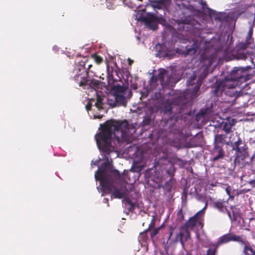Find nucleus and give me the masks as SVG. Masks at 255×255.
Instances as JSON below:
<instances>
[{"label": "nucleus", "mask_w": 255, "mask_h": 255, "mask_svg": "<svg viewBox=\"0 0 255 255\" xmlns=\"http://www.w3.org/2000/svg\"><path fill=\"white\" fill-rule=\"evenodd\" d=\"M244 255H255V251L253 249L247 245H245L244 250Z\"/></svg>", "instance_id": "nucleus-25"}, {"label": "nucleus", "mask_w": 255, "mask_h": 255, "mask_svg": "<svg viewBox=\"0 0 255 255\" xmlns=\"http://www.w3.org/2000/svg\"><path fill=\"white\" fill-rule=\"evenodd\" d=\"M137 126L136 123L128 124L126 120H112L100 125L99 129H102L95 138L105 162L95 172V178L100 182L101 187H98L97 189L102 192V196L112 192L111 198H123L127 195L125 184L130 181L129 172L124 171L121 175L118 170H112L111 163L112 157L118 156L119 149L133 141Z\"/></svg>", "instance_id": "nucleus-1"}, {"label": "nucleus", "mask_w": 255, "mask_h": 255, "mask_svg": "<svg viewBox=\"0 0 255 255\" xmlns=\"http://www.w3.org/2000/svg\"><path fill=\"white\" fill-rule=\"evenodd\" d=\"M161 228V227H158L156 228H155L151 233H150V236L152 238H154L155 236H156L159 232L160 229Z\"/></svg>", "instance_id": "nucleus-30"}, {"label": "nucleus", "mask_w": 255, "mask_h": 255, "mask_svg": "<svg viewBox=\"0 0 255 255\" xmlns=\"http://www.w3.org/2000/svg\"><path fill=\"white\" fill-rule=\"evenodd\" d=\"M156 17L154 14L152 13H149L146 16H139V17H137L136 16L135 18L137 20L143 21L150 29L153 30H155L157 28V24L154 21Z\"/></svg>", "instance_id": "nucleus-15"}, {"label": "nucleus", "mask_w": 255, "mask_h": 255, "mask_svg": "<svg viewBox=\"0 0 255 255\" xmlns=\"http://www.w3.org/2000/svg\"><path fill=\"white\" fill-rule=\"evenodd\" d=\"M103 115H94V119H101Z\"/></svg>", "instance_id": "nucleus-43"}, {"label": "nucleus", "mask_w": 255, "mask_h": 255, "mask_svg": "<svg viewBox=\"0 0 255 255\" xmlns=\"http://www.w3.org/2000/svg\"><path fill=\"white\" fill-rule=\"evenodd\" d=\"M204 75H201L200 78L203 79L205 77V75L206 74V71L204 70Z\"/></svg>", "instance_id": "nucleus-48"}, {"label": "nucleus", "mask_w": 255, "mask_h": 255, "mask_svg": "<svg viewBox=\"0 0 255 255\" xmlns=\"http://www.w3.org/2000/svg\"><path fill=\"white\" fill-rule=\"evenodd\" d=\"M233 149L235 151L234 162L239 164L241 161L244 160L248 156V146L240 137L232 145Z\"/></svg>", "instance_id": "nucleus-6"}, {"label": "nucleus", "mask_w": 255, "mask_h": 255, "mask_svg": "<svg viewBox=\"0 0 255 255\" xmlns=\"http://www.w3.org/2000/svg\"><path fill=\"white\" fill-rule=\"evenodd\" d=\"M207 203L202 209L199 211L193 217L190 218L186 223L184 227L193 230L201 229L203 226L202 217L205 214V210L207 208Z\"/></svg>", "instance_id": "nucleus-7"}, {"label": "nucleus", "mask_w": 255, "mask_h": 255, "mask_svg": "<svg viewBox=\"0 0 255 255\" xmlns=\"http://www.w3.org/2000/svg\"><path fill=\"white\" fill-rule=\"evenodd\" d=\"M84 68H79L75 70V78L76 80H95V77H98L97 76L94 75L92 71L87 72L86 70V67L90 69L92 67V65L87 64V62H83Z\"/></svg>", "instance_id": "nucleus-9"}, {"label": "nucleus", "mask_w": 255, "mask_h": 255, "mask_svg": "<svg viewBox=\"0 0 255 255\" xmlns=\"http://www.w3.org/2000/svg\"><path fill=\"white\" fill-rule=\"evenodd\" d=\"M212 186H214V184H211Z\"/></svg>", "instance_id": "nucleus-60"}, {"label": "nucleus", "mask_w": 255, "mask_h": 255, "mask_svg": "<svg viewBox=\"0 0 255 255\" xmlns=\"http://www.w3.org/2000/svg\"><path fill=\"white\" fill-rule=\"evenodd\" d=\"M233 81H216L215 89L214 93L217 96L222 95L223 92L225 94H228V90L231 89L233 91L232 93H234V91L235 86L233 84H231L230 82Z\"/></svg>", "instance_id": "nucleus-10"}, {"label": "nucleus", "mask_w": 255, "mask_h": 255, "mask_svg": "<svg viewBox=\"0 0 255 255\" xmlns=\"http://www.w3.org/2000/svg\"><path fill=\"white\" fill-rule=\"evenodd\" d=\"M211 64H212V62H211V61H209V63H208V66H210V65H211Z\"/></svg>", "instance_id": "nucleus-54"}, {"label": "nucleus", "mask_w": 255, "mask_h": 255, "mask_svg": "<svg viewBox=\"0 0 255 255\" xmlns=\"http://www.w3.org/2000/svg\"><path fill=\"white\" fill-rule=\"evenodd\" d=\"M225 136L223 134H217L214 137V147L222 146L224 143Z\"/></svg>", "instance_id": "nucleus-23"}, {"label": "nucleus", "mask_w": 255, "mask_h": 255, "mask_svg": "<svg viewBox=\"0 0 255 255\" xmlns=\"http://www.w3.org/2000/svg\"><path fill=\"white\" fill-rule=\"evenodd\" d=\"M208 109H206L205 110H201V114L203 116H205V115H206L208 113Z\"/></svg>", "instance_id": "nucleus-39"}, {"label": "nucleus", "mask_w": 255, "mask_h": 255, "mask_svg": "<svg viewBox=\"0 0 255 255\" xmlns=\"http://www.w3.org/2000/svg\"><path fill=\"white\" fill-rule=\"evenodd\" d=\"M156 182L159 183V185H160L161 183L162 182V179L161 177H160L159 176H157V181H156Z\"/></svg>", "instance_id": "nucleus-37"}, {"label": "nucleus", "mask_w": 255, "mask_h": 255, "mask_svg": "<svg viewBox=\"0 0 255 255\" xmlns=\"http://www.w3.org/2000/svg\"><path fill=\"white\" fill-rule=\"evenodd\" d=\"M146 81H144L143 85L145 86L146 85ZM158 81H147V85H149V87L147 86V92H149L150 91L154 90L156 86L158 85Z\"/></svg>", "instance_id": "nucleus-24"}, {"label": "nucleus", "mask_w": 255, "mask_h": 255, "mask_svg": "<svg viewBox=\"0 0 255 255\" xmlns=\"http://www.w3.org/2000/svg\"><path fill=\"white\" fill-rule=\"evenodd\" d=\"M153 219H154V217H153L152 218V219H151V223H150V225H149V227H148V229H147V230H145V232H147V230H148L149 229V228H151V226H152V222H153Z\"/></svg>", "instance_id": "nucleus-46"}, {"label": "nucleus", "mask_w": 255, "mask_h": 255, "mask_svg": "<svg viewBox=\"0 0 255 255\" xmlns=\"http://www.w3.org/2000/svg\"><path fill=\"white\" fill-rule=\"evenodd\" d=\"M133 89H137V87L136 86L133 85Z\"/></svg>", "instance_id": "nucleus-55"}, {"label": "nucleus", "mask_w": 255, "mask_h": 255, "mask_svg": "<svg viewBox=\"0 0 255 255\" xmlns=\"http://www.w3.org/2000/svg\"><path fill=\"white\" fill-rule=\"evenodd\" d=\"M132 80H130V83H131V84H132Z\"/></svg>", "instance_id": "nucleus-59"}, {"label": "nucleus", "mask_w": 255, "mask_h": 255, "mask_svg": "<svg viewBox=\"0 0 255 255\" xmlns=\"http://www.w3.org/2000/svg\"><path fill=\"white\" fill-rule=\"evenodd\" d=\"M123 204L125 208V212L128 214L129 212L133 211L135 204L129 199H125L123 200Z\"/></svg>", "instance_id": "nucleus-22"}, {"label": "nucleus", "mask_w": 255, "mask_h": 255, "mask_svg": "<svg viewBox=\"0 0 255 255\" xmlns=\"http://www.w3.org/2000/svg\"><path fill=\"white\" fill-rule=\"evenodd\" d=\"M250 68V66H246L245 68L234 67L231 72V78H226L225 80H248L247 71Z\"/></svg>", "instance_id": "nucleus-12"}, {"label": "nucleus", "mask_w": 255, "mask_h": 255, "mask_svg": "<svg viewBox=\"0 0 255 255\" xmlns=\"http://www.w3.org/2000/svg\"><path fill=\"white\" fill-rule=\"evenodd\" d=\"M96 81V82L94 83V84H95V86H96V88H98V86L100 85V84L99 83L100 81L97 80V81Z\"/></svg>", "instance_id": "nucleus-47"}, {"label": "nucleus", "mask_w": 255, "mask_h": 255, "mask_svg": "<svg viewBox=\"0 0 255 255\" xmlns=\"http://www.w3.org/2000/svg\"><path fill=\"white\" fill-rule=\"evenodd\" d=\"M225 18V15L224 14L222 13H219L216 14V16L215 17L216 20H218L220 21H222L224 20Z\"/></svg>", "instance_id": "nucleus-31"}, {"label": "nucleus", "mask_w": 255, "mask_h": 255, "mask_svg": "<svg viewBox=\"0 0 255 255\" xmlns=\"http://www.w3.org/2000/svg\"><path fill=\"white\" fill-rule=\"evenodd\" d=\"M173 105V104L171 105H169V106L166 107L165 112V113H172V106Z\"/></svg>", "instance_id": "nucleus-34"}, {"label": "nucleus", "mask_w": 255, "mask_h": 255, "mask_svg": "<svg viewBox=\"0 0 255 255\" xmlns=\"http://www.w3.org/2000/svg\"><path fill=\"white\" fill-rule=\"evenodd\" d=\"M92 58L95 61V62L98 64H100L103 61V58L97 54H93L92 55Z\"/></svg>", "instance_id": "nucleus-28"}, {"label": "nucleus", "mask_w": 255, "mask_h": 255, "mask_svg": "<svg viewBox=\"0 0 255 255\" xmlns=\"http://www.w3.org/2000/svg\"><path fill=\"white\" fill-rule=\"evenodd\" d=\"M195 78H190L189 80H194Z\"/></svg>", "instance_id": "nucleus-56"}, {"label": "nucleus", "mask_w": 255, "mask_h": 255, "mask_svg": "<svg viewBox=\"0 0 255 255\" xmlns=\"http://www.w3.org/2000/svg\"><path fill=\"white\" fill-rule=\"evenodd\" d=\"M121 83L114 85L111 89V92L114 96L115 102L113 104L109 103L113 107L117 106L118 103L120 105H124L127 102V99L131 96V89L129 87L128 81H120Z\"/></svg>", "instance_id": "nucleus-2"}, {"label": "nucleus", "mask_w": 255, "mask_h": 255, "mask_svg": "<svg viewBox=\"0 0 255 255\" xmlns=\"http://www.w3.org/2000/svg\"><path fill=\"white\" fill-rule=\"evenodd\" d=\"M154 118L155 114L153 112V109H148L146 115L143 117V120L142 122V126L144 127L145 126L151 125L153 123Z\"/></svg>", "instance_id": "nucleus-19"}, {"label": "nucleus", "mask_w": 255, "mask_h": 255, "mask_svg": "<svg viewBox=\"0 0 255 255\" xmlns=\"http://www.w3.org/2000/svg\"><path fill=\"white\" fill-rule=\"evenodd\" d=\"M252 30L250 29L248 34L246 37L245 42L240 43L237 47V51L235 56L238 60H245L248 55L250 56V61L254 65L255 69V45L252 47L251 51H247L246 49L248 48L249 45L253 43L254 39L252 38Z\"/></svg>", "instance_id": "nucleus-4"}, {"label": "nucleus", "mask_w": 255, "mask_h": 255, "mask_svg": "<svg viewBox=\"0 0 255 255\" xmlns=\"http://www.w3.org/2000/svg\"><path fill=\"white\" fill-rule=\"evenodd\" d=\"M227 203L224 201L222 200H218L216 201L215 202H214L213 203V206L214 208L217 209L219 210V211L223 213H225V212H227L228 213V215L230 218V219L232 220H236L238 216V213L236 212V211L234 210L235 208H232V210L233 212V217L231 215V213L230 211H228L226 208V204Z\"/></svg>", "instance_id": "nucleus-13"}, {"label": "nucleus", "mask_w": 255, "mask_h": 255, "mask_svg": "<svg viewBox=\"0 0 255 255\" xmlns=\"http://www.w3.org/2000/svg\"><path fill=\"white\" fill-rule=\"evenodd\" d=\"M198 3L202 5L203 10L206 8L207 4L205 2L202 1L201 0H198Z\"/></svg>", "instance_id": "nucleus-35"}, {"label": "nucleus", "mask_w": 255, "mask_h": 255, "mask_svg": "<svg viewBox=\"0 0 255 255\" xmlns=\"http://www.w3.org/2000/svg\"><path fill=\"white\" fill-rule=\"evenodd\" d=\"M196 237H197V238L198 240H199V239H200V238H199V233H198L197 232H196Z\"/></svg>", "instance_id": "nucleus-50"}, {"label": "nucleus", "mask_w": 255, "mask_h": 255, "mask_svg": "<svg viewBox=\"0 0 255 255\" xmlns=\"http://www.w3.org/2000/svg\"><path fill=\"white\" fill-rule=\"evenodd\" d=\"M139 241H145L146 240V235L144 233H140L138 237Z\"/></svg>", "instance_id": "nucleus-32"}, {"label": "nucleus", "mask_w": 255, "mask_h": 255, "mask_svg": "<svg viewBox=\"0 0 255 255\" xmlns=\"http://www.w3.org/2000/svg\"><path fill=\"white\" fill-rule=\"evenodd\" d=\"M212 154L213 156L212 160L213 161H217L222 158L224 155V152L222 146L214 147Z\"/></svg>", "instance_id": "nucleus-21"}, {"label": "nucleus", "mask_w": 255, "mask_h": 255, "mask_svg": "<svg viewBox=\"0 0 255 255\" xmlns=\"http://www.w3.org/2000/svg\"><path fill=\"white\" fill-rule=\"evenodd\" d=\"M104 88H105V89L106 90H109V87H107V86L106 85V84L105 83H104Z\"/></svg>", "instance_id": "nucleus-51"}, {"label": "nucleus", "mask_w": 255, "mask_h": 255, "mask_svg": "<svg viewBox=\"0 0 255 255\" xmlns=\"http://www.w3.org/2000/svg\"><path fill=\"white\" fill-rule=\"evenodd\" d=\"M171 0H153L150 1V6L154 9H167L171 4Z\"/></svg>", "instance_id": "nucleus-17"}, {"label": "nucleus", "mask_w": 255, "mask_h": 255, "mask_svg": "<svg viewBox=\"0 0 255 255\" xmlns=\"http://www.w3.org/2000/svg\"><path fill=\"white\" fill-rule=\"evenodd\" d=\"M187 81V88L174 101L173 103L180 106L187 104L190 100L195 98L202 84V81Z\"/></svg>", "instance_id": "nucleus-3"}, {"label": "nucleus", "mask_w": 255, "mask_h": 255, "mask_svg": "<svg viewBox=\"0 0 255 255\" xmlns=\"http://www.w3.org/2000/svg\"><path fill=\"white\" fill-rule=\"evenodd\" d=\"M166 56H168V55L167 54H166Z\"/></svg>", "instance_id": "nucleus-57"}, {"label": "nucleus", "mask_w": 255, "mask_h": 255, "mask_svg": "<svg viewBox=\"0 0 255 255\" xmlns=\"http://www.w3.org/2000/svg\"><path fill=\"white\" fill-rule=\"evenodd\" d=\"M198 50V47L196 43H194L191 46H187L185 48H177L176 52L180 54L187 55H195Z\"/></svg>", "instance_id": "nucleus-16"}, {"label": "nucleus", "mask_w": 255, "mask_h": 255, "mask_svg": "<svg viewBox=\"0 0 255 255\" xmlns=\"http://www.w3.org/2000/svg\"><path fill=\"white\" fill-rule=\"evenodd\" d=\"M253 142L255 143V140L253 141Z\"/></svg>", "instance_id": "nucleus-61"}, {"label": "nucleus", "mask_w": 255, "mask_h": 255, "mask_svg": "<svg viewBox=\"0 0 255 255\" xmlns=\"http://www.w3.org/2000/svg\"><path fill=\"white\" fill-rule=\"evenodd\" d=\"M158 167V165H155V170H157Z\"/></svg>", "instance_id": "nucleus-53"}, {"label": "nucleus", "mask_w": 255, "mask_h": 255, "mask_svg": "<svg viewBox=\"0 0 255 255\" xmlns=\"http://www.w3.org/2000/svg\"><path fill=\"white\" fill-rule=\"evenodd\" d=\"M92 90H94V91L95 92V93H96V94H97V91H96V90L95 89V88H93V89H92V88H91V91H92Z\"/></svg>", "instance_id": "nucleus-52"}, {"label": "nucleus", "mask_w": 255, "mask_h": 255, "mask_svg": "<svg viewBox=\"0 0 255 255\" xmlns=\"http://www.w3.org/2000/svg\"><path fill=\"white\" fill-rule=\"evenodd\" d=\"M100 160L101 159H100L99 160H95V161L92 160V162H91V166H93V165H98V163Z\"/></svg>", "instance_id": "nucleus-38"}, {"label": "nucleus", "mask_w": 255, "mask_h": 255, "mask_svg": "<svg viewBox=\"0 0 255 255\" xmlns=\"http://www.w3.org/2000/svg\"><path fill=\"white\" fill-rule=\"evenodd\" d=\"M249 184L253 185V186H255V180H251L249 182Z\"/></svg>", "instance_id": "nucleus-42"}, {"label": "nucleus", "mask_w": 255, "mask_h": 255, "mask_svg": "<svg viewBox=\"0 0 255 255\" xmlns=\"http://www.w3.org/2000/svg\"><path fill=\"white\" fill-rule=\"evenodd\" d=\"M177 162H178V165L180 166H183L185 164V162L184 161L180 159H178Z\"/></svg>", "instance_id": "nucleus-36"}, {"label": "nucleus", "mask_w": 255, "mask_h": 255, "mask_svg": "<svg viewBox=\"0 0 255 255\" xmlns=\"http://www.w3.org/2000/svg\"><path fill=\"white\" fill-rule=\"evenodd\" d=\"M255 158V152H254V153L253 154V155L251 157L250 162H252Z\"/></svg>", "instance_id": "nucleus-44"}, {"label": "nucleus", "mask_w": 255, "mask_h": 255, "mask_svg": "<svg viewBox=\"0 0 255 255\" xmlns=\"http://www.w3.org/2000/svg\"><path fill=\"white\" fill-rule=\"evenodd\" d=\"M103 99L97 96V102L95 103V106L97 108L98 110H101L103 109Z\"/></svg>", "instance_id": "nucleus-26"}, {"label": "nucleus", "mask_w": 255, "mask_h": 255, "mask_svg": "<svg viewBox=\"0 0 255 255\" xmlns=\"http://www.w3.org/2000/svg\"><path fill=\"white\" fill-rule=\"evenodd\" d=\"M129 64L131 65L133 63V61L130 59H128Z\"/></svg>", "instance_id": "nucleus-49"}, {"label": "nucleus", "mask_w": 255, "mask_h": 255, "mask_svg": "<svg viewBox=\"0 0 255 255\" xmlns=\"http://www.w3.org/2000/svg\"><path fill=\"white\" fill-rule=\"evenodd\" d=\"M230 242H238L245 244V242L241 236L229 233L222 236L218 239L216 243V248H218L221 245L227 244Z\"/></svg>", "instance_id": "nucleus-11"}, {"label": "nucleus", "mask_w": 255, "mask_h": 255, "mask_svg": "<svg viewBox=\"0 0 255 255\" xmlns=\"http://www.w3.org/2000/svg\"><path fill=\"white\" fill-rule=\"evenodd\" d=\"M223 129L226 133L230 132L232 127L235 124V120L233 119H227L222 122Z\"/></svg>", "instance_id": "nucleus-20"}, {"label": "nucleus", "mask_w": 255, "mask_h": 255, "mask_svg": "<svg viewBox=\"0 0 255 255\" xmlns=\"http://www.w3.org/2000/svg\"><path fill=\"white\" fill-rule=\"evenodd\" d=\"M158 164L160 165L159 168L161 170L162 174L165 173L170 177L169 181L163 186L164 189L170 191L174 187L175 183V179L172 178L175 171V167L172 163L167 161L164 156L160 158Z\"/></svg>", "instance_id": "nucleus-5"}, {"label": "nucleus", "mask_w": 255, "mask_h": 255, "mask_svg": "<svg viewBox=\"0 0 255 255\" xmlns=\"http://www.w3.org/2000/svg\"><path fill=\"white\" fill-rule=\"evenodd\" d=\"M130 77V74L128 71H126L124 73V75L123 76V80H128L129 78Z\"/></svg>", "instance_id": "nucleus-33"}, {"label": "nucleus", "mask_w": 255, "mask_h": 255, "mask_svg": "<svg viewBox=\"0 0 255 255\" xmlns=\"http://www.w3.org/2000/svg\"><path fill=\"white\" fill-rule=\"evenodd\" d=\"M146 166V163L144 161V154L140 153L139 158H135L133 160V164L130 169V172H140L142 168Z\"/></svg>", "instance_id": "nucleus-14"}, {"label": "nucleus", "mask_w": 255, "mask_h": 255, "mask_svg": "<svg viewBox=\"0 0 255 255\" xmlns=\"http://www.w3.org/2000/svg\"><path fill=\"white\" fill-rule=\"evenodd\" d=\"M92 105L89 103L86 106V108L87 111H89L91 109Z\"/></svg>", "instance_id": "nucleus-41"}, {"label": "nucleus", "mask_w": 255, "mask_h": 255, "mask_svg": "<svg viewBox=\"0 0 255 255\" xmlns=\"http://www.w3.org/2000/svg\"><path fill=\"white\" fill-rule=\"evenodd\" d=\"M93 81H80L79 83L80 86H83L84 89H88L91 87Z\"/></svg>", "instance_id": "nucleus-27"}, {"label": "nucleus", "mask_w": 255, "mask_h": 255, "mask_svg": "<svg viewBox=\"0 0 255 255\" xmlns=\"http://www.w3.org/2000/svg\"><path fill=\"white\" fill-rule=\"evenodd\" d=\"M100 78H102L101 76H100ZM103 79H104V78H102Z\"/></svg>", "instance_id": "nucleus-58"}, {"label": "nucleus", "mask_w": 255, "mask_h": 255, "mask_svg": "<svg viewBox=\"0 0 255 255\" xmlns=\"http://www.w3.org/2000/svg\"><path fill=\"white\" fill-rule=\"evenodd\" d=\"M174 230V227L170 226L168 240L173 243L180 242L182 246L183 247L184 243L187 241L190 238V234L189 230L183 226L180 229L179 233L176 234L175 237L173 238L172 235Z\"/></svg>", "instance_id": "nucleus-8"}, {"label": "nucleus", "mask_w": 255, "mask_h": 255, "mask_svg": "<svg viewBox=\"0 0 255 255\" xmlns=\"http://www.w3.org/2000/svg\"><path fill=\"white\" fill-rule=\"evenodd\" d=\"M150 74L152 75L150 80H164L169 75L167 70L162 68L157 71L153 70Z\"/></svg>", "instance_id": "nucleus-18"}, {"label": "nucleus", "mask_w": 255, "mask_h": 255, "mask_svg": "<svg viewBox=\"0 0 255 255\" xmlns=\"http://www.w3.org/2000/svg\"><path fill=\"white\" fill-rule=\"evenodd\" d=\"M213 246L215 247L214 249L210 248L207 250V255H215L218 248H216V244H214Z\"/></svg>", "instance_id": "nucleus-29"}, {"label": "nucleus", "mask_w": 255, "mask_h": 255, "mask_svg": "<svg viewBox=\"0 0 255 255\" xmlns=\"http://www.w3.org/2000/svg\"><path fill=\"white\" fill-rule=\"evenodd\" d=\"M226 193H227V194L230 196L231 190H230V187L229 186L227 187L226 188Z\"/></svg>", "instance_id": "nucleus-40"}, {"label": "nucleus", "mask_w": 255, "mask_h": 255, "mask_svg": "<svg viewBox=\"0 0 255 255\" xmlns=\"http://www.w3.org/2000/svg\"><path fill=\"white\" fill-rule=\"evenodd\" d=\"M108 198H105L104 199H103V202L105 203H107L108 204ZM108 206H109V204L107 205Z\"/></svg>", "instance_id": "nucleus-45"}]
</instances>
